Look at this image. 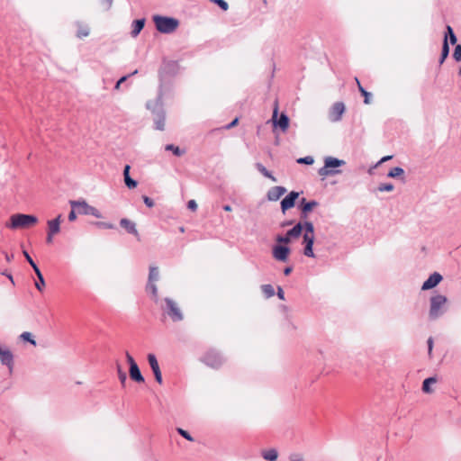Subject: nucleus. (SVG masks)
Listing matches in <instances>:
<instances>
[{"label":"nucleus","mask_w":461,"mask_h":461,"mask_svg":"<svg viewBox=\"0 0 461 461\" xmlns=\"http://www.w3.org/2000/svg\"><path fill=\"white\" fill-rule=\"evenodd\" d=\"M0 362L8 367L10 374L13 372L14 355L11 350L0 348Z\"/></svg>","instance_id":"obj_17"},{"label":"nucleus","mask_w":461,"mask_h":461,"mask_svg":"<svg viewBox=\"0 0 461 461\" xmlns=\"http://www.w3.org/2000/svg\"><path fill=\"white\" fill-rule=\"evenodd\" d=\"M427 344H428V352H429V355L431 356V352H432V348H433V339L431 337H429L427 340Z\"/></svg>","instance_id":"obj_55"},{"label":"nucleus","mask_w":461,"mask_h":461,"mask_svg":"<svg viewBox=\"0 0 461 461\" xmlns=\"http://www.w3.org/2000/svg\"><path fill=\"white\" fill-rule=\"evenodd\" d=\"M437 377L436 376H430L426 378L422 383V391L425 393H432L433 389L430 387L431 384L437 383Z\"/></svg>","instance_id":"obj_24"},{"label":"nucleus","mask_w":461,"mask_h":461,"mask_svg":"<svg viewBox=\"0 0 461 461\" xmlns=\"http://www.w3.org/2000/svg\"><path fill=\"white\" fill-rule=\"evenodd\" d=\"M153 22L156 29L159 32L166 34L174 32L179 25V21L177 19L158 14L153 16Z\"/></svg>","instance_id":"obj_3"},{"label":"nucleus","mask_w":461,"mask_h":461,"mask_svg":"<svg viewBox=\"0 0 461 461\" xmlns=\"http://www.w3.org/2000/svg\"><path fill=\"white\" fill-rule=\"evenodd\" d=\"M303 231V223L297 222L292 229L287 230V236L292 240L293 238H298Z\"/></svg>","instance_id":"obj_25"},{"label":"nucleus","mask_w":461,"mask_h":461,"mask_svg":"<svg viewBox=\"0 0 461 461\" xmlns=\"http://www.w3.org/2000/svg\"><path fill=\"white\" fill-rule=\"evenodd\" d=\"M2 275L5 276L13 284H14L13 276L11 274L3 272Z\"/></svg>","instance_id":"obj_62"},{"label":"nucleus","mask_w":461,"mask_h":461,"mask_svg":"<svg viewBox=\"0 0 461 461\" xmlns=\"http://www.w3.org/2000/svg\"><path fill=\"white\" fill-rule=\"evenodd\" d=\"M20 338L23 341H27L29 342L30 344H32V346H36V341L35 339H33L32 335L31 332H28V331H24L23 332L21 335H20Z\"/></svg>","instance_id":"obj_38"},{"label":"nucleus","mask_w":461,"mask_h":461,"mask_svg":"<svg viewBox=\"0 0 461 461\" xmlns=\"http://www.w3.org/2000/svg\"><path fill=\"white\" fill-rule=\"evenodd\" d=\"M54 235L55 234H50V232H48L47 239H46L48 243H51L52 242V238H53Z\"/></svg>","instance_id":"obj_63"},{"label":"nucleus","mask_w":461,"mask_h":461,"mask_svg":"<svg viewBox=\"0 0 461 461\" xmlns=\"http://www.w3.org/2000/svg\"><path fill=\"white\" fill-rule=\"evenodd\" d=\"M303 243L304 245V248H303L304 256L309 257V258H314L315 257L314 252H313L314 235H310L308 233H304Z\"/></svg>","instance_id":"obj_16"},{"label":"nucleus","mask_w":461,"mask_h":461,"mask_svg":"<svg viewBox=\"0 0 461 461\" xmlns=\"http://www.w3.org/2000/svg\"><path fill=\"white\" fill-rule=\"evenodd\" d=\"M201 361L206 366L217 369L224 363V357L215 349H210L201 357Z\"/></svg>","instance_id":"obj_9"},{"label":"nucleus","mask_w":461,"mask_h":461,"mask_svg":"<svg viewBox=\"0 0 461 461\" xmlns=\"http://www.w3.org/2000/svg\"><path fill=\"white\" fill-rule=\"evenodd\" d=\"M261 291L267 298H270L275 295V289L271 285H262Z\"/></svg>","instance_id":"obj_34"},{"label":"nucleus","mask_w":461,"mask_h":461,"mask_svg":"<svg viewBox=\"0 0 461 461\" xmlns=\"http://www.w3.org/2000/svg\"><path fill=\"white\" fill-rule=\"evenodd\" d=\"M23 254L31 267L36 264L26 250H23Z\"/></svg>","instance_id":"obj_53"},{"label":"nucleus","mask_w":461,"mask_h":461,"mask_svg":"<svg viewBox=\"0 0 461 461\" xmlns=\"http://www.w3.org/2000/svg\"><path fill=\"white\" fill-rule=\"evenodd\" d=\"M176 431L179 435H181L184 438L187 439L188 441H194V438L190 435V433L182 428H177Z\"/></svg>","instance_id":"obj_43"},{"label":"nucleus","mask_w":461,"mask_h":461,"mask_svg":"<svg viewBox=\"0 0 461 461\" xmlns=\"http://www.w3.org/2000/svg\"><path fill=\"white\" fill-rule=\"evenodd\" d=\"M35 286H36V288H37L40 292H41V291H42V289H43V287H44L45 285H41V280H38V281L35 283Z\"/></svg>","instance_id":"obj_61"},{"label":"nucleus","mask_w":461,"mask_h":461,"mask_svg":"<svg viewBox=\"0 0 461 461\" xmlns=\"http://www.w3.org/2000/svg\"><path fill=\"white\" fill-rule=\"evenodd\" d=\"M144 25H145L144 18L134 20L132 22V25H131L132 30L131 32V35L133 38L137 37L140 34V32L142 31V29L144 28Z\"/></svg>","instance_id":"obj_23"},{"label":"nucleus","mask_w":461,"mask_h":461,"mask_svg":"<svg viewBox=\"0 0 461 461\" xmlns=\"http://www.w3.org/2000/svg\"><path fill=\"white\" fill-rule=\"evenodd\" d=\"M120 225L122 228L125 229L128 233L132 234L139 239V232L136 228L135 222L131 221L129 219L122 218L120 221Z\"/></svg>","instance_id":"obj_20"},{"label":"nucleus","mask_w":461,"mask_h":461,"mask_svg":"<svg viewBox=\"0 0 461 461\" xmlns=\"http://www.w3.org/2000/svg\"><path fill=\"white\" fill-rule=\"evenodd\" d=\"M262 456L266 460L275 461L278 457V453H277L276 449L270 448V449L263 451L262 452Z\"/></svg>","instance_id":"obj_27"},{"label":"nucleus","mask_w":461,"mask_h":461,"mask_svg":"<svg viewBox=\"0 0 461 461\" xmlns=\"http://www.w3.org/2000/svg\"><path fill=\"white\" fill-rule=\"evenodd\" d=\"M165 305L162 306V310L172 321L178 322L184 320V313L182 312L177 303L169 297L164 298Z\"/></svg>","instance_id":"obj_6"},{"label":"nucleus","mask_w":461,"mask_h":461,"mask_svg":"<svg viewBox=\"0 0 461 461\" xmlns=\"http://www.w3.org/2000/svg\"><path fill=\"white\" fill-rule=\"evenodd\" d=\"M346 164V161L343 159H339L334 157H326L324 158V166L319 168L318 174L322 178H325L330 176H336L341 174V170L339 169V167H342Z\"/></svg>","instance_id":"obj_2"},{"label":"nucleus","mask_w":461,"mask_h":461,"mask_svg":"<svg viewBox=\"0 0 461 461\" xmlns=\"http://www.w3.org/2000/svg\"><path fill=\"white\" fill-rule=\"evenodd\" d=\"M319 203L315 200L307 201L305 198H302L300 201L299 208L301 210V218L306 219L310 212L313 210V208L317 207Z\"/></svg>","instance_id":"obj_14"},{"label":"nucleus","mask_w":461,"mask_h":461,"mask_svg":"<svg viewBox=\"0 0 461 461\" xmlns=\"http://www.w3.org/2000/svg\"><path fill=\"white\" fill-rule=\"evenodd\" d=\"M442 279L443 277L439 273L434 272L422 284L421 290L426 291L436 287L441 282Z\"/></svg>","instance_id":"obj_18"},{"label":"nucleus","mask_w":461,"mask_h":461,"mask_svg":"<svg viewBox=\"0 0 461 461\" xmlns=\"http://www.w3.org/2000/svg\"><path fill=\"white\" fill-rule=\"evenodd\" d=\"M165 149L167 151H172L173 154L176 157H181L185 152L184 149H181L179 147L175 146L174 144H167L165 146Z\"/></svg>","instance_id":"obj_30"},{"label":"nucleus","mask_w":461,"mask_h":461,"mask_svg":"<svg viewBox=\"0 0 461 461\" xmlns=\"http://www.w3.org/2000/svg\"><path fill=\"white\" fill-rule=\"evenodd\" d=\"M164 93L162 88L158 91V97L155 102L149 101L146 104L147 108L152 111L154 115L155 128L158 131H164L166 122V113L163 108V98Z\"/></svg>","instance_id":"obj_1"},{"label":"nucleus","mask_w":461,"mask_h":461,"mask_svg":"<svg viewBox=\"0 0 461 461\" xmlns=\"http://www.w3.org/2000/svg\"><path fill=\"white\" fill-rule=\"evenodd\" d=\"M293 271V267H286L284 268V275L289 276Z\"/></svg>","instance_id":"obj_60"},{"label":"nucleus","mask_w":461,"mask_h":461,"mask_svg":"<svg viewBox=\"0 0 461 461\" xmlns=\"http://www.w3.org/2000/svg\"><path fill=\"white\" fill-rule=\"evenodd\" d=\"M62 215L59 214L55 219L48 221V232L50 234H58L60 231V223Z\"/></svg>","instance_id":"obj_21"},{"label":"nucleus","mask_w":461,"mask_h":461,"mask_svg":"<svg viewBox=\"0 0 461 461\" xmlns=\"http://www.w3.org/2000/svg\"><path fill=\"white\" fill-rule=\"evenodd\" d=\"M296 162L298 164L312 165L314 162V159L312 156H306V157L298 158Z\"/></svg>","instance_id":"obj_42"},{"label":"nucleus","mask_w":461,"mask_h":461,"mask_svg":"<svg viewBox=\"0 0 461 461\" xmlns=\"http://www.w3.org/2000/svg\"><path fill=\"white\" fill-rule=\"evenodd\" d=\"M153 375H154L155 380H156L159 384H162V382H163V379H162V374H161L160 367H159V368H158L157 370H154V371H153Z\"/></svg>","instance_id":"obj_51"},{"label":"nucleus","mask_w":461,"mask_h":461,"mask_svg":"<svg viewBox=\"0 0 461 461\" xmlns=\"http://www.w3.org/2000/svg\"><path fill=\"white\" fill-rule=\"evenodd\" d=\"M103 4L105 5V10H109L113 5V0H101Z\"/></svg>","instance_id":"obj_58"},{"label":"nucleus","mask_w":461,"mask_h":461,"mask_svg":"<svg viewBox=\"0 0 461 461\" xmlns=\"http://www.w3.org/2000/svg\"><path fill=\"white\" fill-rule=\"evenodd\" d=\"M393 158V156H385L384 158H381V160L379 161V164L383 163V162H385V161H388L389 159H391Z\"/></svg>","instance_id":"obj_64"},{"label":"nucleus","mask_w":461,"mask_h":461,"mask_svg":"<svg viewBox=\"0 0 461 461\" xmlns=\"http://www.w3.org/2000/svg\"><path fill=\"white\" fill-rule=\"evenodd\" d=\"M179 68H180L179 64L176 60L165 61L163 63V65L159 70L160 85H159L158 91L160 90V87H161L162 92L164 93L163 81H164L165 77H167V76L175 77L179 72Z\"/></svg>","instance_id":"obj_8"},{"label":"nucleus","mask_w":461,"mask_h":461,"mask_svg":"<svg viewBox=\"0 0 461 461\" xmlns=\"http://www.w3.org/2000/svg\"><path fill=\"white\" fill-rule=\"evenodd\" d=\"M453 58L456 61L461 60V45L460 44L456 46L454 53H453Z\"/></svg>","instance_id":"obj_49"},{"label":"nucleus","mask_w":461,"mask_h":461,"mask_svg":"<svg viewBox=\"0 0 461 461\" xmlns=\"http://www.w3.org/2000/svg\"><path fill=\"white\" fill-rule=\"evenodd\" d=\"M271 121L273 122L274 128H280V130L283 132L286 131L289 127L290 120L287 114L282 113L278 117V103L276 100L275 101L274 104V110Z\"/></svg>","instance_id":"obj_10"},{"label":"nucleus","mask_w":461,"mask_h":461,"mask_svg":"<svg viewBox=\"0 0 461 461\" xmlns=\"http://www.w3.org/2000/svg\"><path fill=\"white\" fill-rule=\"evenodd\" d=\"M69 203H70L71 208H73V209L77 208L78 213H80V214L92 215L98 219L103 218V215L100 212V211L98 209H96L95 207L89 205L85 200H78V201L71 200V201H69Z\"/></svg>","instance_id":"obj_7"},{"label":"nucleus","mask_w":461,"mask_h":461,"mask_svg":"<svg viewBox=\"0 0 461 461\" xmlns=\"http://www.w3.org/2000/svg\"><path fill=\"white\" fill-rule=\"evenodd\" d=\"M89 35V29L87 27H83V28H80L78 31H77V36L78 38H83V37H86Z\"/></svg>","instance_id":"obj_50"},{"label":"nucleus","mask_w":461,"mask_h":461,"mask_svg":"<svg viewBox=\"0 0 461 461\" xmlns=\"http://www.w3.org/2000/svg\"><path fill=\"white\" fill-rule=\"evenodd\" d=\"M257 169L266 177L271 179L273 182H276L277 179L272 175V173L266 168L261 163L256 164Z\"/></svg>","instance_id":"obj_28"},{"label":"nucleus","mask_w":461,"mask_h":461,"mask_svg":"<svg viewBox=\"0 0 461 461\" xmlns=\"http://www.w3.org/2000/svg\"><path fill=\"white\" fill-rule=\"evenodd\" d=\"M276 240L281 244H288L291 242V239L289 236H287V233L285 235H277L276 238Z\"/></svg>","instance_id":"obj_44"},{"label":"nucleus","mask_w":461,"mask_h":461,"mask_svg":"<svg viewBox=\"0 0 461 461\" xmlns=\"http://www.w3.org/2000/svg\"><path fill=\"white\" fill-rule=\"evenodd\" d=\"M117 374H118V378L120 380V383H121L122 386L125 387L126 381H127V375L122 370V368L120 364H117Z\"/></svg>","instance_id":"obj_35"},{"label":"nucleus","mask_w":461,"mask_h":461,"mask_svg":"<svg viewBox=\"0 0 461 461\" xmlns=\"http://www.w3.org/2000/svg\"><path fill=\"white\" fill-rule=\"evenodd\" d=\"M289 461H303V455L301 453H292L289 455Z\"/></svg>","instance_id":"obj_47"},{"label":"nucleus","mask_w":461,"mask_h":461,"mask_svg":"<svg viewBox=\"0 0 461 461\" xmlns=\"http://www.w3.org/2000/svg\"><path fill=\"white\" fill-rule=\"evenodd\" d=\"M95 225L97 227H99L100 229H114V225L113 223H110V222H105V221H97L95 222Z\"/></svg>","instance_id":"obj_48"},{"label":"nucleus","mask_w":461,"mask_h":461,"mask_svg":"<svg viewBox=\"0 0 461 461\" xmlns=\"http://www.w3.org/2000/svg\"><path fill=\"white\" fill-rule=\"evenodd\" d=\"M142 199H143L144 203H145L148 207L151 208V207H153V206H154V204H155V203H154V201H153L151 198H149V196L143 195V196H142Z\"/></svg>","instance_id":"obj_52"},{"label":"nucleus","mask_w":461,"mask_h":461,"mask_svg":"<svg viewBox=\"0 0 461 461\" xmlns=\"http://www.w3.org/2000/svg\"><path fill=\"white\" fill-rule=\"evenodd\" d=\"M357 84V88H358V91L361 93V95L364 96V103L366 104H369L371 103V98H372V94L367 92L360 84L359 80L357 77L355 78Z\"/></svg>","instance_id":"obj_26"},{"label":"nucleus","mask_w":461,"mask_h":461,"mask_svg":"<svg viewBox=\"0 0 461 461\" xmlns=\"http://www.w3.org/2000/svg\"><path fill=\"white\" fill-rule=\"evenodd\" d=\"M32 267L34 270V272L38 277V280H41V285H45L44 277H43L40 268L38 267V266L35 264V265L32 266Z\"/></svg>","instance_id":"obj_46"},{"label":"nucleus","mask_w":461,"mask_h":461,"mask_svg":"<svg viewBox=\"0 0 461 461\" xmlns=\"http://www.w3.org/2000/svg\"><path fill=\"white\" fill-rule=\"evenodd\" d=\"M404 174V170L400 167H393L387 174L388 177L395 178Z\"/></svg>","instance_id":"obj_37"},{"label":"nucleus","mask_w":461,"mask_h":461,"mask_svg":"<svg viewBox=\"0 0 461 461\" xmlns=\"http://www.w3.org/2000/svg\"><path fill=\"white\" fill-rule=\"evenodd\" d=\"M131 167L126 165L123 168V177L126 186L130 189L135 188L138 185L137 181L130 176Z\"/></svg>","instance_id":"obj_22"},{"label":"nucleus","mask_w":461,"mask_h":461,"mask_svg":"<svg viewBox=\"0 0 461 461\" xmlns=\"http://www.w3.org/2000/svg\"><path fill=\"white\" fill-rule=\"evenodd\" d=\"M291 249L288 246L285 245H275L272 249L273 258L280 262H287Z\"/></svg>","instance_id":"obj_12"},{"label":"nucleus","mask_w":461,"mask_h":461,"mask_svg":"<svg viewBox=\"0 0 461 461\" xmlns=\"http://www.w3.org/2000/svg\"><path fill=\"white\" fill-rule=\"evenodd\" d=\"M137 73H138V70H134V71H133L132 73H131L130 75H126V76L122 77L117 81V83H116V85H115V87H114V88H115V89H119V88H120V86H121V85H122V83H123V82H125V81L128 79V77H130L131 76L135 75V74H137Z\"/></svg>","instance_id":"obj_45"},{"label":"nucleus","mask_w":461,"mask_h":461,"mask_svg":"<svg viewBox=\"0 0 461 461\" xmlns=\"http://www.w3.org/2000/svg\"><path fill=\"white\" fill-rule=\"evenodd\" d=\"M147 359H148L149 365L152 372L154 370H157L158 368H159L158 359L154 354H152V353L148 354Z\"/></svg>","instance_id":"obj_31"},{"label":"nucleus","mask_w":461,"mask_h":461,"mask_svg":"<svg viewBox=\"0 0 461 461\" xmlns=\"http://www.w3.org/2000/svg\"><path fill=\"white\" fill-rule=\"evenodd\" d=\"M210 2L217 5L222 11L229 9V4L225 0H209Z\"/></svg>","instance_id":"obj_41"},{"label":"nucleus","mask_w":461,"mask_h":461,"mask_svg":"<svg viewBox=\"0 0 461 461\" xmlns=\"http://www.w3.org/2000/svg\"><path fill=\"white\" fill-rule=\"evenodd\" d=\"M146 291L148 293H150L155 297V301L157 302V300H158V287L155 285V282H148V284L146 285Z\"/></svg>","instance_id":"obj_36"},{"label":"nucleus","mask_w":461,"mask_h":461,"mask_svg":"<svg viewBox=\"0 0 461 461\" xmlns=\"http://www.w3.org/2000/svg\"><path fill=\"white\" fill-rule=\"evenodd\" d=\"M448 54H449L448 41H447V39H444L442 50H441V55H440V59H439L440 65L443 64V62L447 58Z\"/></svg>","instance_id":"obj_29"},{"label":"nucleus","mask_w":461,"mask_h":461,"mask_svg":"<svg viewBox=\"0 0 461 461\" xmlns=\"http://www.w3.org/2000/svg\"><path fill=\"white\" fill-rule=\"evenodd\" d=\"M159 278V271L157 267H149V281L148 282H156Z\"/></svg>","instance_id":"obj_33"},{"label":"nucleus","mask_w":461,"mask_h":461,"mask_svg":"<svg viewBox=\"0 0 461 461\" xmlns=\"http://www.w3.org/2000/svg\"><path fill=\"white\" fill-rule=\"evenodd\" d=\"M447 32H446V34H445V39L447 40V38H449V42L452 44V45H455L457 41V39H456V34L454 33V31L452 29V27L450 25H447Z\"/></svg>","instance_id":"obj_32"},{"label":"nucleus","mask_w":461,"mask_h":461,"mask_svg":"<svg viewBox=\"0 0 461 461\" xmlns=\"http://www.w3.org/2000/svg\"><path fill=\"white\" fill-rule=\"evenodd\" d=\"M238 123V118H235L231 122H230L227 126H226V129H231L232 127L236 126Z\"/></svg>","instance_id":"obj_59"},{"label":"nucleus","mask_w":461,"mask_h":461,"mask_svg":"<svg viewBox=\"0 0 461 461\" xmlns=\"http://www.w3.org/2000/svg\"><path fill=\"white\" fill-rule=\"evenodd\" d=\"M394 188L393 185L391 184V183H384V184H381L379 185V186L377 187V190L379 192H391L393 191Z\"/></svg>","instance_id":"obj_40"},{"label":"nucleus","mask_w":461,"mask_h":461,"mask_svg":"<svg viewBox=\"0 0 461 461\" xmlns=\"http://www.w3.org/2000/svg\"><path fill=\"white\" fill-rule=\"evenodd\" d=\"M277 297L280 299V300H285V293H284V290L282 289L281 286H278L277 287Z\"/></svg>","instance_id":"obj_56"},{"label":"nucleus","mask_w":461,"mask_h":461,"mask_svg":"<svg viewBox=\"0 0 461 461\" xmlns=\"http://www.w3.org/2000/svg\"><path fill=\"white\" fill-rule=\"evenodd\" d=\"M447 297L442 294H437L430 297V305L429 318L430 321H436L446 312Z\"/></svg>","instance_id":"obj_5"},{"label":"nucleus","mask_w":461,"mask_h":461,"mask_svg":"<svg viewBox=\"0 0 461 461\" xmlns=\"http://www.w3.org/2000/svg\"><path fill=\"white\" fill-rule=\"evenodd\" d=\"M285 193H286L285 187L274 186L268 190L267 196L269 201H277Z\"/></svg>","instance_id":"obj_19"},{"label":"nucleus","mask_w":461,"mask_h":461,"mask_svg":"<svg viewBox=\"0 0 461 461\" xmlns=\"http://www.w3.org/2000/svg\"><path fill=\"white\" fill-rule=\"evenodd\" d=\"M345 110L346 107L342 102H336L332 104L329 111V120L331 122H338L341 121Z\"/></svg>","instance_id":"obj_13"},{"label":"nucleus","mask_w":461,"mask_h":461,"mask_svg":"<svg viewBox=\"0 0 461 461\" xmlns=\"http://www.w3.org/2000/svg\"><path fill=\"white\" fill-rule=\"evenodd\" d=\"M38 222V218L32 214L16 213L10 217V221L5 224L9 229L16 230L28 228Z\"/></svg>","instance_id":"obj_4"},{"label":"nucleus","mask_w":461,"mask_h":461,"mask_svg":"<svg viewBox=\"0 0 461 461\" xmlns=\"http://www.w3.org/2000/svg\"><path fill=\"white\" fill-rule=\"evenodd\" d=\"M299 197V193L295 191L290 192L282 201H281V210L285 213L287 210L293 208L295 204L296 199Z\"/></svg>","instance_id":"obj_15"},{"label":"nucleus","mask_w":461,"mask_h":461,"mask_svg":"<svg viewBox=\"0 0 461 461\" xmlns=\"http://www.w3.org/2000/svg\"><path fill=\"white\" fill-rule=\"evenodd\" d=\"M305 230L304 233H308L310 235H314V226L312 221H304L303 223V230Z\"/></svg>","instance_id":"obj_39"},{"label":"nucleus","mask_w":461,"mask_h":461,"mask_svg":"<svg viewBox=\"0 0 461 461\" xmlns=\"http://www.w3.org/2000/svg\"><path fill=\"white\" fill-rule=\"evenodd\" d=\"M187 208L192 210V211H195L197 209V203L194 200H190L188 201L187 203Z\"/></svg>","instance_id":"obj_54"},{"label":"nucleus","mask_w":461,"mask_h":461,"mask_svg":"<svg viewBox=\"0 0 461 461\" xmlns=\"http://www.w3.org/2000/svg\"><path fill=\"white\" fill-rule=\"evenodd\" d=\"M68 221H74L77 219V214H76L75 209L72 208V210L68 213Z\"/></svg>","instance_id":"obj_57"},{"label":"nucleus","mask_w":461,"mask_h":461,"mask_svg":"<svg viewBox=\"0 0 461 461\" xmlns=\"http://www.w3.org/2000/svg\"><path fill=\"white\" fill-rule=\"evenodd\" d=\"M125 357L129 364V375L131 379L136 383H144L145 379L132 356L127 351Z\"/></svg>","instance_id":"obj_11"}]
</instances>
